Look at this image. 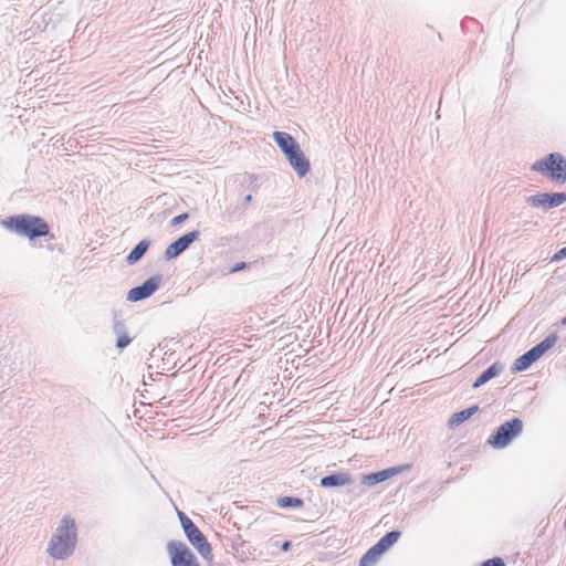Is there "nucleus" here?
I'll return each instance as SVG.
<instances>
[{
	"label": "nucleus",
	"mask_w": 566,
	"mask_h": 566,
	"mask_svg": "<svg viewBox=\"0 0 566 566\" xmlns=\"http://www.w3.org/2000/svg\"><path fill=\"white\" fill-rule=\"evenodd\" d=\"M289 547H290V542H285V543H283V545H282V549H283V551H287V549H289Z\"/></svg>",
	"instance_id": "b1692460"
},
{
	"label": "nucleus",
	"mask_w": 566,
	"mask_h": 566,
	"mask_svg": "<svg viewBox=\"0 0 566 566\" xmlns=\"http://www.w3.org/2000/svg\"><path fill=\"white\" fill-rule=\"evenodd\" d=\"M277 503H279L280 507H289V506L301 507L303 505V501L301 499L291 497V496L281 497V499H279Z\"/></svg>",
	"instance_id": "a211bd4d"
},
{
	"label": "nucleus",
	"mask_w": 566,
	"mask_h": 566,
	"mask_svg": "<svg viewBox=\"0 0 566 566\" xmlns=\"http://www.w3.org/2000/svg\"><path fill=\"white\" fill-rule=\"evenodd\" d=\"M501 371V367L497 366L496 364L490 366L486 370H484L479 377L478 379L475 380V382L473 384V387L474 388H478L480 386H482L483 384H485L486 381H489L491 378L497 376Z\"/></svg>",
	"instance_id": "2eb2a0df"
},
{
	"label": "nucleus",
	"mask_w": 566,
	"mask_h": 566,
	"mask_svg": "<svg viewBox=\"0 0 566 566\" xmlns=\"http://www.w3.org/2000/svg\"><path fill=\"white\" fill-rule=\"evenodd\" d=\"M286 158L300 177H304L308 172L310 161L305 158L300 147L290 153V155H286Z\"/></svg>",
	"instance_id": "f8f14e48"
},
{
	"label": "nucleus",
	"mask_w": 566,
	"mask_h": 566,
	"mask_svg": "<svg viewBox=\"0 0 566 566\" xmlns=\"http://www.w3.org/2000/svg\"><path fill=\"white\" fill-rule=\"evenodd\" d=\"M76 544L75 522L65 516L62 520V526L59 527L56 535L51 539L49 553L57 559L66 558L74 549Z\"/></svg>",
	"instance_id": "f03ea898"
},
{
	"label": "nucleus",
	"mask_w": 566,
	"mask_h": 566,
	"mask_svg": "<svg viewBox=\"0 0 566 566\" xmlns=\"http://www.w3.org/2000/svg\"><path fill=\"white\" fill-rule=\"evenodd\" d=\"M353 482L350 475L348 473H337V474H331L327 476H324L321 480V485L325 488H332V486H344L347 484H350Z\"/></svg>",
	"instance_id": "4468645a"
},
{
	"label": "nucleus",
	"mask_w": 566,
	"mask_h": 566,
	"mask_svg": "<svg viewBox=\"0 0 566 566\" xmlns=\"http://www.w3.org/2000/svg\"><path fill=\"white\" fill-rule=\"evenodd\" d=\"M129 343H130V338H129L127 335H120V336L117 338V347H118V348H124V347H126Z\"/></svg>",
	"instance_id": "aec40b11"
},
{
	"label": "nucleus",
	"mask_w": 566,
	"mask_h": 566,
	"mask_svg": "<svg viewBox=\"0 0 566 566\" xmlns=\"http://www.w3.org/2000/svg\"><path fill=\"white\" fill-rule=\"evenodd\" d=\"M562 324L566 325V316L562 319Z\"/></svg>",
	"instance_id": "393cba45"
},
{
	"label": "nucleus",
	"mask_w": 566,
	"mask_h": 566,
	"mask_svg": "<svg viewBox=\"0 0 566 566\" xmlns=\"http://www.w3.org/2000/svg\"><path fill=\"white\" fill-rule=\"evenodd\" d=\"M557 342L556 335H549L539 344L534 346L527 353L518 357L515 363L513 369L515 371L526 370L534 361L541 358L548 349H551L555 343Z\"/></svg>",
	"instance_id": "0eeeda50"
},
{
	"label": "nucleus",
	"mask_w": 566,
	"mask_h": 566,
	"mask_svg": "<svg viewBox=\"0 0 566 566\" xmlns=\"http://www.w3.org/2000/svg\"><path fill=\"white\" fill-rule=\"evenodd\" d=\"M532 169L541 174H547L557 184H565L566 181V159L558 153L549 154L537 160L533 164Z\"/></svg>",
	"instance_id": "20e7f679"
},
{
	"label": "nucleus",
	"mask_w": 566,
	"mask_h": 566,
	"mask_svg": "<svg viewBox=\"0 0 566 566\" xmlns=\"http://www.w3.org/2000/svg\"><path fill=\"white\" fill-rule=\"evenodd\" d=\"M244 265H245V264H244L243 262H242V263H240V264H237V265H235V268L233 269V271H239V270L243 269V268H244Z\"/></svg>",
	"instance_id": "5701e85b"
},
{
	"label": "nucleus",
	"mask_w": 566,
	"mask_h": 566,
	"mask_svg": "<svg viewBox=\"0 0 566 566\" xmlns=\"http://www.w3.org/2000/svg\"><path fill=\"white\" fill-rule=\"evenodd\" d=\"M188 218H189L188 213H182V214L175 217L170 223L172 227H176V226L180 224L181 222L186 221Z\"/></svg>",
	"instance_id": "412c9836"
},
{
	"label": "nucleus",
	"mask_w": 566,
	"mask_h": 566,
	"mask_svg": "<svg viewBox=\"0 0 566 566\" xmlns=\"http://www.w3.org/2000/svg\"><path fill=\"white\" fill-rule=\"evenodd\" d=\"M481 566H505V563L500 557L488 559L481 564Z\"/></svg>",
	"instance_id": "6ab92c4d"
},
{
	"label": "nucleus",
	"mask_w": 566,
	"mask_h": 566,
	"mask_svg": "<svg viewBox=\"0 0 566 566\" xmlns=\"http://www.w3.org/2000/svg\"><path fill=\"white\" fill-rule=\"evenodd\" d=\"M273 138L285 156L300 147L295 139L286 133L275 132Z\"/></svg>",
	"instance_id": "ddd939ff"
},
{
	"label": "nucleus",
	"mask_w": 566,
	"mask_h": 566,
	"mask_svg": "<svg viewBox=\"0 0 566 566\" xmlns=\"http://www.w3.org/2000/svg\"><path fill=\"white\" fill-rule=\"evenodd\" d=\"M380 474H381V473H376V475H375V476L377 478V480H378V481L380 480V479L378 478Z\"/></svg>",
	"instance_id": "bb28decb"
},
{
	"label": "nucleus",
	"mask_w": 566,
	"mask_h": 566,
	"mask_svg": "<svg viewBox=\"0 0 566 566\" xmlns=\"http://www.w3.org/2000/svg\"><path fill=\"white\" fill-rule=\"evenodd\" d=\"M166 547L171 566H200L197 557L185 543L170 541Z\"/></svg>",
	"instance_id": "6e6552de"
},
{
	"label": "nucleus",
	"mask_w": 566,
	"mask_h": 566,
	"mask_svg": "<svg viewBox=\"0 0 566 566\" xmlns=\"http://www.w3.org/2000/svg\"><path fill=\"white\" fill-rule=\"evenodd\" d=\"M523 431V422L513 418L501 424L496 431L488 438V443L493 448L502 449L509 446Z\"/></svg>",
	"instance_id": "39448f33"
},
{
	"label": "nucleus",
	"mask_w": 566,
	"mask_h": 566,
	"mask_svg": "<svg viewBox=\"0 0 566 566\" xmlns=\"http://www.w3.org/2000/svg\"><path fill=\"white\" fill-rule=\"evenodd\" d=\"M160 283V279L158 276L149 277L147 281L143 283L140 286L133 287L129 290L127 294V300L130 302H138L150 296L156 292Z\"/></svg>",
	"instance_id": "9d476101"
},
{
	"label": "nucleus",
	"mask_w": 566,
	"mask_h": 566,
	"mask_svg": "<svg viewBox=\"0 0 566 566\" xmlns=\"http://www.w3.org/2000/svg\"><path fill=\"white\" fill-rule=\"evenodd\" d=\"M564 258H566V248H563L559 251H557L553 256V261H559Z\"/></svg>",
	"instance_id": "4be33fe9"
},
{
	"label": "nucleus",
	"mask_w": 566,
	"mask_h": 566,
	"mask_svg": "<svg viewBox=\"0 0 566 566\" xmlns=\"http://www.w3.org/2000/svg\"><path fill=\"white\" fill-rule=\"evenodd\" d=\"M245 200H247L248 202H249V201H251V196H250V195H249V196H247Z\"/></svg>",
	"instance_id": "a878e982"
},
{
	"label": "nucleus",
	"mask_w": 566,
	"mask_h": 566,
	"mask_svg": "<svg viewBox=\"0 0 566 566\" xmlns=\"http://www.w3.org/2000/svg\"><path fill=\"white\" fill-rule=\"evenodd\" d=\"M400 537V532L392 531L381 537L373 547H370L360 558L359 566H374Z\"/></svg>",
	"instance_id": "423d86ee"
},
{
	"label": "nucleus",
	"mask_w": 566,
	"mask_h": 566,
	"mask_svg": "<svg viewBox=\"0 0 566 566\" xmlns=\"http://www.w3.org/2000/svg\"><path fill=\"white\" fill-rule=\"evenodd\" d=\"M199 232L191 231L182 237H180L177 241L169 244L165 251V258L167 260L174 259L182 253L188 247L198 239Z\"/></svg>",
	"instance_id": "9b49d317"
},
{
	"label": "nucleus",
	"mask_w": 566,
	"mask_h": 566,
	"mask_svg": "<svg viewBox=\"0 0 566 566\" xmlns=\"http://www.w3.org/2000/svg\"><path fill=\"white\" fill-rule=\"evenodd\" d=\"M527 203L534 208H553L563 205L566 201V193H538L527 198Z\"/></svg>",
	"instance_id": "1a4fd4ad"
},
{
	"label": "nucleus",
	"mask_w": 566,
	"mask_h": 566,
	"mask_svg": "<svg viewBox=\"0 0 566 566\" xmlns=\"http://www.w3.org/2000/svg\"><path fill=\"white\" fill-rule=\"evenodd\" d=\"M148 249V242L147 241H140L127 255V262L129 264H134L137 262L147 251Z\"/></svg>",
	"instance_id": "f3484780"
},
{
	"label": "nucleus",
	"mask_w": 566,
	"mask_h": 566,
	"mask_svg": "<svg viewBox=\"0 0 566 566\" xmlns=\"http://www.w3.org/2000/svg\"><path fill=\"white\" fill-rule=\"evenodd\" d=\"M476 410H478V407L474 406V407L468 408L465 410H462L460 412L452 415V417L449 420V426L457 427V426L461 424L463 421H465L472 415H474L476 412Z\"/></svg>",
	"instance_id": "dca6fc26"
},
{
	"label": "nucleus",
	"mask_w": 566,
	"mask_h": 566,
	"mask_svg": "<svg viewBox=\"0 0 566 566\" xmlns=\"http://www.w3.org/2000/svg\"><path fill=\"white\" fill-rule=\"evenodd\" d=\"M179 517L188 541L203 559L211 562L213 559L212 547L207 537L184 513L180 512Z\"/></svg>",
	"instance_id": "7ed1b4c3"
},
{
	"label": "nucleus",
	"mask_w": 566,
	"mask_h": 566,
	"mask_svg": "<svg viewBox=\"0 0 566 566\" xmlns=\"http://www.w3.org/2000/svg\"><path fill=\"white\" fill-rule=\"evenodd\" d=\"M2 226L19 235L34 239L45 237L50 232L49 224L44 219L31 214H19L2 221Z\"/></svg>",
	"instance_id": "f257e3e1"
}]
</instances>
